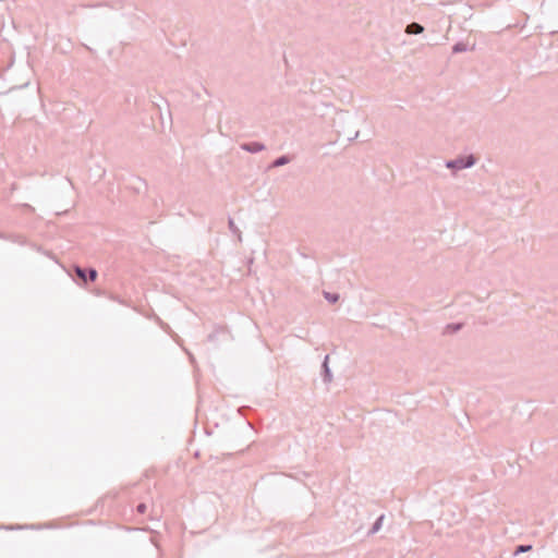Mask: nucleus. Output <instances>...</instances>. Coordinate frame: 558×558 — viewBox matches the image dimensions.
Returning <instances> with one entry per match:
<instances>
[{
  "mask_svg": "<svg viewBox=\"0 0 558 558\" xmlns=\"http://www.w3.org/2000/svg\"><path fill=\"white\" fill-rule=\"evenodd\" d=\"M476 163V157L473 154L468 156L458 157L452 160H447L445 166L448 169L458 171L472 168Z\"/></svg>",
  "mask_w": 558,
  "mask_h": 558,
  "instance_id": "obj_1",
  "label": "nucleus"
},
{
  "mask_svg": "<svg viewBox=\"0 0 558 558\" xmlns=\"http://www.w3.org/2000/svg\"><path fill=\"white\" fill-rule=\"evenodd\" d=\"M73 269H74L75 276L83 284H87L88 282H94L97 279L98 272L93 267L83 268L78 265H75Z\"/></svg>",
  "mask_w": 558,
  "mask_h": 558,
  "instance_id": "obj_2",
  "label": "nucleus"
},
{
  "mask_svg": "<svg viewBox=\"0 0 558 558\" xmlns=\"http://www.w3.org/2000/svg\"><path fill=\"white\" fill-rule=\"evenodd\" d=\"M241 149L251 154H256L265 149V145L260 142H248L241 144Z\"/></svg>",
  "mask_w": 558,
  "mask_h": 558,
  "instance_id": "obj_3",
  "label": "nucleus"
},
{
  "mask_svg": "<svg viewBox=\"0 0 558 558\" xmlns=\"http://www.w3.org/2000/svg\"><path fill=\"white\" fill-rule=\"evenodd\" d=\"M322 377L324 383L329 384L332 381V373L329 367V355H325V359L322 364Z\"/></svg>",
  "mask_w": 558,
  "mask_h": 558,
  "instance_id": "obj_4",
  "label": "nucleus"
},
{
  "mask_svg": "<svg viewBox=\"0 0 558 558\" xmlns=\"http://www.w3.org/2000/svg\"><path fill=\"white\" fill-rule=\"evenodd\" d=\"M3 240L16 243L19 245L26 244V238L19 233H4Z\"/></svg>",
  "mask_w": 558,
  "mask_h": 558,
  "instance_id": "obj_5",
  "label": "nucleus"
},
{
  "mask_svg": "<svg viewBox=\"0 0 558 558\" xmlns=\"http://www.w3.org/2000/svg\"><path fill=\"white\" fill-rule=\"evenodd\" d=\"M423 32H424V27L420 23H416V22L410 23L405 28V33L409 35H418V34H422Z\"/></svg>",
  "mask_w": 558,
  "mask_h": 558,
  "instance_id": "obj_6",
  "label": "nucleus"
},
{
  "mask_svg": "<svg viewBox=\"0 0 558 558\" xmlns=\"http://www.w3.org/2000/svg\"><path fill=\"white\" fill-rule=\"evenodd\" d=\"M290 162V157L288 155H282L278 158H276L269 166V168H278L281 166H284Z\"/></svg>",
  "mask_w": 558,
  "mask_h": 558,
  "instance_id": "obj_7",
  "label": "nucleus"
},
{
  "mask_svg": "<svg viewBox=\"0 0 558 558\" xmlns=\"http://www.w3.org/2000/svg\"><path fill=\"white\" fill-rule=\"evenodd\" d=\"M384 519H385L384 514L379 515L376 519V521L372 525L371 530L368 531V535H373V534L377 533L381 529Z\"/></svg>",
  "mask_w": 558,
  "mask_h": 558,
  "instance_id": "obj_8",
  "label": "nucleus"
},
{
  "mask_svg": "<svg viewBox=\"0 0 558 558\" xmlns=\"http://www.w3.org/2000/svg\"><path fill=\"white\" fill-rule=\"evenodd\" d=\"M461 328H462V324L451 323L445 327V332L446 333H454V332L459 331Z\"/></svg>",
  "mask_w": 558,
  "mask_h": 558,
  "instance_id": "obj_9",
  "label": "nucleus"
},
{
  "mask_svg": "<svg viewBox=\"0 0 558 558\" xmlns=\"http://www.w3.org/2000/svg\"><path fill=\"white\" fill-rule=\"evenodd\" d=\"M468 50V45L463 41H458L452 46V52L453 53H460Z\"/></svg>",
  "mask_w": 558,
  "mask_h": 558,
  "instance_id": "obj_10",
  "label": "nucleus"
},
{
  "mask_svg": "<svg viewBox=\"0 0 558 558\" xmlns=\"http://www.w3.org/2000/svg\"><path fill=\"white\" fill-rule=\"evenodd\" d=\"M228 226H229V229L230 231L233 233V234H236L239 236V239L241 240V231L240 229L235 226L234 221L232 218H229V221H228Z\"/></svg>",
  "mask_w": 558,
  "mask_h": 558,
  "instance_id": "obj_11",
  "label": "nucleus"
},
{
  "mask_svg": "<svg viewBox=\"0 0 558 558\" xmlns=\"http://www.w3.org/2000/svg\"><path fill=\"white\" fill-rule=\"evenodd\" d=\"M324 298L330 302V303H336L338 302L339 300V294L337 293H330V292H324Z\"/></svg>",
  "mask_w": 558,
  "mask_h": 558,
  "instance_id": "obj_12",
  "label": "nucleus"
},
{
  "mask_svg": "<svg viewBox=\"0 0 558 558\" xmlns=\"http://www.w3.org/2000/svg\"><path fill=\"white\" fill-rule=\"evenodd\" d=\"M531 549H532V545H519V546H517L513 554H514V556H517L521 553L530 551Z\"/></svg>",
  "mask_w": 558,
  "mask_h": 558,
  "instance_id": "obj_13",
  "label": "nucleus"
},
{
  "mask_svg": "<svg viewBox=\"0 0 558 558\" xmlns=\"http://www.w3.org/2000/svg\"><path fill=\"white\" fill-rule=\"evenodd\" d=\"M147 510V506L144 502H141L136 506V512L140 514H144Z\"/></svg>",
  "mask_w": 558,
  "mask_h": 558,
  "instance_id": "obj_14",
  "label": "nucleus"
},
{
  "mask_svg": "<svg viewBox=\"0 0 558 558\" xmlns=\"http://www.w3.org/2000/svg\"><path fill=\"white\" fill-rule=\"evenodd\" d=\"M220 331H222V330H221V329H216L214 332H211V333H209V335L207 336V340H208L209 342H214V341L217 339V335H218Z\"/></svg>",
  "mask_w": 558,
  "mask_h": 558,
  "instance_id": "obj_15",
  "label": "nucleus"
},
{
  "mask_svg": "<svg viewBox=\"0 0 558 558\" xmlns=\"http://www.w3.org/2000/svg\"><path fill=\"white\" fill-rule=\"evenodd\" d=\"M104 5L102 3H95V4H82L83 8H97Z\"/></svg>",
  "mask_w": 558,
  "mask_h": 558,
  "instance_id": "obj_16",
  "label": "nucleus"
},
{
  "mask_svg": "<svg viewBox=\"0 0 558 558\" xmlns=\"http://www.w3.org/2000/svg\"><path fill=\"white\" fill-rule=\"evenodd\" d=\"M24 206H25L26 208H28V209L33 210V208H32V206H31V205L25 204Z\"/></svg>",
  "mask_w": 558,
  "mask_h": 558,
  "instance_id": "obj_17",
  "label": "nucleus"
},
{
  "mask_svg": "<svg viewBox=\"0 0 558 558\" xmlns=\"http://www.w3.org/2000/svg\"><path fill=\"white\" fill-rule=\"evenodd\" d=\"M4 238V232H0V239L3 240Z\"/></svg>",
  "mask_w": 558,
  "mask_h": 558,
  "instance_id": "obj_18",
  "label": "nucleus"
},
{
  "mask_svg": "<svg viewBox=\"0 0 558 558\" xmlns=\"http://www.w3.org/2000/svg\"><path fill=\"white\" fill-rule=\"evenodd\" d=\"M359 136V132H355L354 134V137L353 138H356Z\"/></svg>",
  "mask_w": 558,
  "mask_h": 558,
  "instance_id": "obj_19",
  "label": "nucleus"
}]
</instances>
